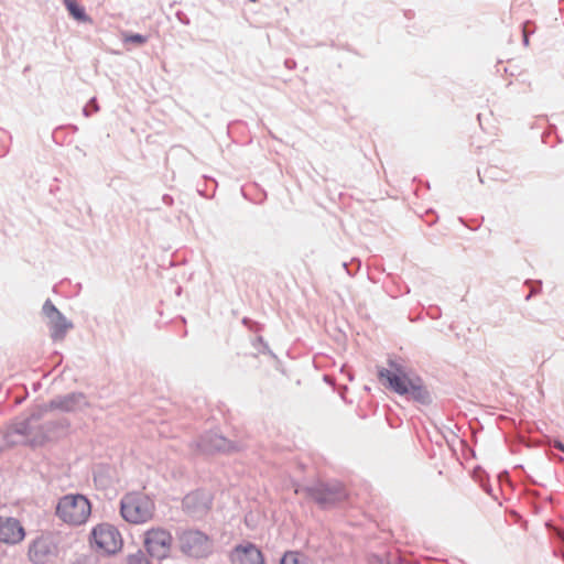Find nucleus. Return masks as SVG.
I'll list each match as a JSON object with an SVG mask.
<instances>
[{
    "label": "nucleus",
    "instance_id": "obj_21",
    "mask_svg": "<svg viewBox=\"0 0 564 564\" xmlns=\"http://www.w3.org/2000/svg\"><path fill=\"white\" fill-rule=\"evenodd\" d=\"M554 447L564 453V444L562 442L556 441Z\"/></svg>",
    "mask_w": 564,
    "mask_h": 564
},
{
    "label": "nucleus",
    "instance_id": "obj_17",
    "mask_svg": "<svg viewBox=\"0 0 564 564\" xmlns=\"http://www.w3.org/2000/svg\"><path fill=\"white\" fill-rule=\"evenodd\" d=\"M281 564H311V561L301 552L289 551L281 558Z\"/></svg>",
    "mask_w": 564,
    "mask_h": 564
},
{
    "label": "nucleus",
    "instance_id": "obj_8",
    "mask_svg": "<svg viewBox=\"0 0 564 564\" xmlns=\"http://www.w3.org/2000/svg\"><path fill=\"white\" fill-rule=\"evenodd\" d=\"M91 539L96 546L108 554L116 553L122 546L119 531L109 523H101L91 531Z\"/></svg>",
    "mask_w": 564,
    "mask_h": 564
},
{
    "label": "nucleus",
    "instance_id": "obj_23",
    "mask_svg": "<svg viewBox=\"0 0 564 564\" xmlns=\"http://www.w3.org/2000/svg\"><path fill=\"white\" fill-rule=\"evenodd\" d=\"M251 2H256L257 0H250Z\"/></svg>",
    "mask_w": 564,
    "mask_h": 564
},
{
    "label": "nucleus",
    "instance_id": "obj_19",
    "mask_svg": "<svg viewBox=\"0 0 564 564\" xmlns=\"http://www.w3.org/2000/svg\"><path fill=\"white\" fill-rule=\"evenodd\" d=\"M148 41V37L145 35L135 33V34H129L124 37V42H132L135 44H144Z\"/></svg>",
    "mask_w": 564,
    "mask_h": 564
},
{
    "label": "nucleus",
    "instance_id": "obj_16",
    "mask_svg": "<svg viewBox=\"0 0 564 564\" xmlns=\"http://www.w3.org/2000/svg\"><path fill=\"white\" fill-rule=\"evenodd\" d=\"M66 8L76 20L86 22L89 20L85 9L75 0H65Z\"/></svg>",
    "mask_w": 564,
    "mask_h": 564
},
{
    "label": "nucleus",
    "instance_id": "obj_4",
    "mask_svg": "<svg viewBox=\"0 0 564 564\" xmlns=\"http://www.w3.org/2000/svg\"><path fill=\"white\" fill-rule=\"evenodd\" d=\"M181 551L192 557L203 558L213 551V543L208 535L199 530L188 529L178 535Z\"/></svg>",
    "mask_w": 564,
    "mask_h": 564
},
{
    "label": "nucleus",
    "instance_id": "obj_6",
    "mask_svg": "<svg viewBox=\"0 0 564 564\" xmlns=\"http://www.w3.org/2000/svg\"><path fill=\"white\" fill-rule=\"evenodd\" d=\"M42 313L47 319L50 335L54 341L63 340L67 332L74 327V324L57 310L51 300L44 302Z\"/></svg>",
    "mask_w": 564,
    "mask_h": 564
},
{
    "label": "nucleus",
    "instance_id": "obj_18",
    "mask_svg": "<svg viewBox=\"0 0 564 564\" xmlns=\"http://www.w3.org/2000/svg\"><path fill=\"white\" fill-rule=\"evenodd\" d=\"M127 564H150V562L141 551H138L128 556Z\"/></svg>",
    "mask_w": 564,
    "mask_h": 564
},
{
    "label": "nucleus",
    "instance_id": "obj_1",
    "mask_svg": "<svg viewBox=\"0 0 564 564\" xmlns=\"http://www.w3.org/2000/svg\"><path fill=\"white\" fill-rule=\"evenodd\" d=\"M391 369L380 368L378 377L380 382L393 392L405 395L420 404H429L431 395L423 381L417 376H410L394 361L389 362Z\"/></svg>",
    "mask_w": 564,
    "mask_h": 564
},
{
    "label": "nucleus",
    "instance_id": "obj_2",
    "mask_svg": "<svg viewBox=\"0 0 564 564\" xmlns=\"http://www.w3.org/2000/svg\"><path fill=\"white\" fill-rule=\"evenodd\" d=\"M91 513L89 500L80 494H67L58 499L55 514L68 525L84 524Z\"/></svg>",
    "mask_w": 564,
    "mask_h": 564
},
{
    "label": "nucleus",
    "instance_id": "obj_7",
    "mask_svg": "<svg viewBox=\"0 0 564 564\" xmlns=\"http://www.w3.org/2000/svg\"><path fill=\"white\" fill-rule=\"evenodd\" d=\"M37 419H40V416H35L33 414L28 420L18 422L14 425V433L23 435V436H26V437H30V442L33 445H37V444H42L46 440H50L52 437V435H53V432L56 429H58V427L66 429L69 425L67 420H62V421H58V422H46V423H44L41 426V435H39V436L36 435L34 437H31L32 436V429H33L32 421L33 420H37Z\"/></svg>",
    "mask_w": 564,
    "mask_h": 564
},
{
    "label": "nucleus",
    "instance_id": "obj_5",
    "mask_svg": "<svg viewBox=\"0 0 564 564\" xmlns=\"http://www.w3.org/2000/svg\"><path fill=\"white\" fill-rule=\"evenodd\" d=\"M303 491L322 508L334 506L347 496L340 482H318L303 488Z\"/></svg>",
    "mask_w": 564,
    "mask_h": 564
},
{
    "label": "nucleus",
    "instance_id": "obj_22",
    "mask_svg": "<svg viewBox=\"0 0 564 564\" xmlns=\"http://www.w3.org/2000/svg\"><path fill=\"white\" fill-rule=\"evenodd\" d=\"M523 44H524L525 46H528V45H529V37H528V35H527V33H525V31H524V30H523Z\"/></svg>",
    "mask_w": 564,
    "mask_h": 564
},
{
    "label": "nucleus",
    "instance_id": "obj_20",
    "mask_svg": "<svg viewBox=\"0 0 564 564\" xmlns=\"http://www.w3.org/2000/svg\"><path fill=\"white\" fill-rule=\"evenodd\" d=\"M90 109L94 112H97L99 110V106H98L97 100H96L95 97H93L89 100L88 105L86 107H84L83 113H84L85 117H89L90 116Z\"/></svg>",
    "mask_w": 564,
    "mask_h": 564
},
{
    "label": "nucleus",
    "instance_id": "obj_11",
    "mask_svg": "<svg viewBox=\"0 0 564 564\" xmlns=\"http://www.w3.org/2000/svg\"><path fill=\"white\" fill-rule=\"evenodd\" d=\"M212 500L209 492L196 490L184 497L183 509L192 518L200 519L210 510Z\"/></svg>",
    "mask_w": 564,
    "mask_h": 564
},
{
    "label": "nucleus",
    "instance_id": "obj_3",
    "mask_svg": "<svg viewBox=\"0 0 564 564\" xmlns=\"http://www.w3.org/2000/svg\"><path fill=\"white\" fill-rule=\"evenodd\" d=\"M154 510V501L143 492H128L120 501V513L129 523L142 524L150 521Z\"/></svg>",
    "mask_w": 564,
    "mask_h": 564
},
{
    "label": "nucleus",
    "instance_id": "obj_10",
    "mask_svg": "<svg viewBox=\"0 0 564 564\" xmlns=\"http://www.w3.org/2000/svg\"><path fill=\"white\" fill-rule=\"evenodd\" d=\"M89 406L86 395L82 392H72L52 399L43 406V411L59 410L63 412H77Z\"/></svg>",
    "mask_w": 564,
    "mask_h": 564
},
{
    "label": "nucleus",
    "instance_id": "obj_15",
    "mask_svg": "<svg viewBox=\"0 0 564 564\" xmlns=\"http://www.w3.org/2000/svg\"><path fill=\"white\" fill-rule=\"evenodd\" d=\"M25 538V530L21 522L12 517H0V542L15 545Z\"/></svg>",
    "mask_w": 564,
    "mask_h": 564
},
{
    "label": "nucleus",
    "instance_id": "obj_14",
    "mask_svg": "<svg viewBox=\"0 0 564 564\" xmlns=\"http://www.w3.org/2000/svg\"><path fill=\"white\" fill-rule=\"evenodd\" d=\"M195 447L199 453L214 454L217 452H231L235 445L224 436L216 432H207L203 434L196 442Z\"/></svg>",
    "mask_w": 564,
    "mask_h": 564
},
{
    "label": "nucleus",
    "instance_id": "obj_12",
    "mask_svg": "<svg viewBox=\"0 0 564 564\" xmlns=\"http://www.w3.org/2000/svg\"><path fill=\"white\" fill-rule=\"evenodd\" d=\"M55 545L48 535H40L31 541L28 557L33 564H46L55 554Z\"/></svg>",
    "mask_w": 564,
    "mask_h": 564
},
{
    "label": "nucleus",
    "instance_id": "obj_9",
    "mask_svg": "<svg viewBox=\"0 0 564 564\" xmlns=\"http://www.w3.org/2000/svg\"><path fill=\"white\" fill-rule=\"evenodd\" d=\"M172 541L173 538L169 531L158 528L147 531L144 544L152 557L163 560L171 552Z\"/></svg>",
    "mask_w": 564,
    "mask_h": 564
},
{
    "label": "nucleus",
    "instance_id": "obj_13",
    "mask_svg": "<svg viewBox=\"0 0 564 564\" xmlns=\"http://www.w3.org/2000/svg\"><path fill=\"white\" fill-rule=\"evenodd\" d=\"M230 564H264L261 550L251 542L237 544L229 553Z\"/></svg>",
    "mask_w": 564,
    "mask_h": 564
}]
</instances>
